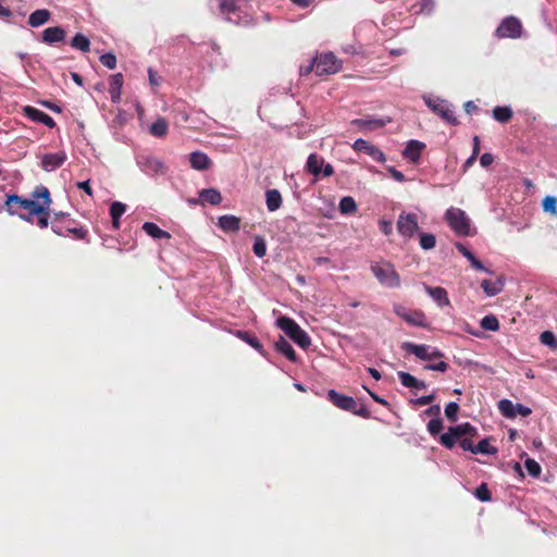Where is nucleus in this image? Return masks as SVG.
Returning a JSON list of instances; mask_svg holds the SVG:
<instances>
[{"mask_svg": "<svg viewBox=\"0 0 557 557\" xmlns=\"http://www.w3.org/2000/svg\"><path fill=\"white\" fill-rule=\"evenodd\" d=\"M41 200L23 198L18 195H7L4 201L5 210L9 214H18L21 219L33 222L34 213H41L42 208L39 207Z\"/></svg>", "mask_w": 557, "mask_h": 557, "instance_id": "f257e3e1", "label": "nucleus"}, {"mask_svg": "<svg viewBox=\"0 0 557 557\" xmlns=\"http://www.w3.org/2000/svg\"><path fill=\"white\" fill-rule=\"evenodd\" d=\"M445 219L457 235L469 236L471 234V221L463 210L451 207L446 210Z\"/></svg>", "mask_w": 557, "mask_h": 557, "instance_id": "f03ea898", "label": "nucleus"}, {"mask_svg": "<svg viewBox=\"0 0 557 557\" xmlns=\"http://www.w3.org/2000/svg\"><path fill=\"white\" fill-rule=\"evenodd\" d=\"M277 325L299 347L307 348L310 346L309 335L293 319L281 317L277 319Z\"/></svg>", "mask_w": 557, "mask_h": 557, "instance_id": "7ed1b4c3", "label": "nucleus"}, {"mask_svg": "<svg viewBox=\"0 0 557 557\" xmlns=\"http://www.w3.org/2000/svg\"><path fill=\"white\" fill-rule=\"evenodd\" d=\"M32 197L38 200H41V203L39 207H41L44 210L41 213H34V216H37L36 224L40 228H46L49 225V218H50V206L52 203V199L50 197L49 189L44 185H38L35 187V189L32 191Z\"/></svg>", "mask_w": 557, "mask_h": 557, "instance_id": "20e7f679", "label": "nucleus"}, {"mask_svg": "<svg viewBox=\"0 0 557 557\" xmlns=\"http://www.w3.org/2000/svg\"><path fill=\"white\" fill-rule=\"evenodd\" d=\"M371 271L382 285L398 287L400 284L399 275L389 262L374 263Z\"/></svg>", "mask_w": 557, "mask_h": 557, "instance_id": "39448f33", "label": "nucleus"}, {"mask_svg": "<svg viewBox=\"0 0 557 557\" xmlns=\"http://www.w3.org/2000/svg\"><path fill=\"white\" fill-rule=\"evenodd\" d=\"M424 102L432 112L440 115L448 124H450V125L459 124V121L455 115L451 104L447 100L440 99V98L433 99L431 97H424Z\"/></svg>", "mask_w": 557, "mask_h": 557, "instance_id": "423d86ee", "label": "nucleus"}, {"mask_svg": "<svg viewBox=\"0 0 557 557\" xmlns=\"http://www.w3.org/2000/svg\"><path fill=\"white\" fill-rule=\"evenodd\" d=\"M317 75H331L341 71L342 62L332 53H322L313 60Z\"/></svg>", "mask_w": 557, "mask_h": 557, "instance_id": "0eeeda50", "label": "nucleus"}, {"mask_svg": "<svg viewBox=\"0 0 557 557\" xmlns=\"http://www.w3.org/2000/svg\"><path fill=\"white\" fill-rule=\"evenodd\" d=\"M51 228L59 236L72 235L75 239H85L88 234L86 228L71 218L63 223L51 221Z\"/></svg>", "mask_w": 557, "mask_h": 557, "instance_id": "6e6552de", "label": "nucleus"}, {"mask_svg": "<svg viewBox=\"0 0 557 557\" xmlns=\"http://www.w3.org/2000/svg\"><path fill=\"white\" fill-rule=\"evenodd\" d=\"M403 349L409 354L414 355L417 358L426 361L444 357V354L437 348L431 347L429 345H418L411 342H405L403 344Z\"/></svg>", "mask_w": 557, "mask_h": 557, "instance_id": "1a4fd4ad", "label": "nucleus"}, {"mask_svg": "<svg viewBox=\"0 0 557 557\" xmlns=\"http://www.w3.org/2000/svg\"><path fill=\"white\" fill-rule=\"evenodd\" d=\"M521 33L522 24L520 20L515 16L504 18L495 32L498 38H519Z\"/></svg>", "mask_w": 557, "mask_h": 557, "instance_id": "9d476101", "label": "nucleus"}, {"mask_svg": "<svg viewBox=\"0 0 557 557\" xmlns=\"http://www.w3.org/2000/svg\"><path fill=\"white\" fill-rule=\"evenodd\" d=\"M418 216L416 213H400L397 220V231L405 238H411L418 231Z\"/></svg>", "mask_w": 557, "mask_h": 557, "instance_id": "9b49d317", "label": "nucleus"}, {"mask_svg": "<svg viewBox=\"0 0 557 557\" xmlns=\"http://www.w3.org/2000/svg\"><path fill=\"white\" fill-rule=\"evenodd\" d=\"M66 160L67 156L64 151L46 153L41 157V168L46 172H52L61 168Z\"/></svg>", "mask_w": 557, "mask_h": 557, "instance_id": "f8f14e48", "label": "nucleus"}, {"mask_svg": "<svg viewBox=\"0 0 557 557\" xmlns=\"http://www.w3.org/2000/svg\"><path fill=\"white\" fill-rule=\"evenodd\" d=\"M327 399L335 407L346 411L355 410V406H357V401L352 397L339 394L335 389L327 392Z\"/></svg>", "mask_w": 557, "mask_h": 557, "instance_id": "ddd939ff", "label": "nucleus"}, {"mask_svg": "<svg viewBox=\"0 0 557 557\" xmlns=\"http://www.w3.org/2000/svg\"><path fill=\"white\" fill-rule=\"evenodd\" d=\"M352 148L356 151H361V152L369 154L375 161L382 162L385 160L384 153L377 147H375L374 145L370 144L369 141H367L362 138L357 139L354 143Z\"/></svg>", "mask_w": 557, "mask_h": 557, "instance_id": "4468645a", "label": "nucleus"}, {"mask_svg": "<svg viewBox=\"0 0 557 557\" xmlns=\"http://www.w3.org/2000/svg\"><path fill=\"white\" fill-rule=\"evenodd\" d=\"M395 313L411 325L421 326V327L426 326L425 315L422 311L408 312L403 307H396Z\"/></svg>", "mask_w": 557, "mask_h": 557, "instance_id": "2eb2a0df", "label": "nucleus"}, {"mask_svg": "<svg viewBox=\"0 0 557 557\" xmlns=\"http://www.w3.org/2000/svg\"><path fill=\"white\" fill-rule=\"evenodd\" d=\"M24 113L32 121H34L36 123H41V124L48 126L49 128H53L55 126L54 120L50 115H48L46 112H44L39 109L28 106V107L24 108Z\"/></svg>", "mask_w": 557, "mask_h": 557, "instance_id": "dca6fc26", "label": "nucleus"}, {"mask_svg": "<svg viewBox=\"0 0 557 557\" xmlns=\"http://www.w3.org/2000/svg\"><path fill=\"white\" fill-rule=\"evenodd\" d=\"M391 122L389 117L386 119H355L351 121V124L366 131H373L381 127H384L387 123Z\"/></svg>", "mask_w": 557, "mask_h": 557, "instance_id": "f3484780", "label": "nucleus"}, {"mask_svg": "<svg viewBox=\"0 0 557 557\" xmlns=\"http://www.w3.org/2000/svg\"><path fill=\"white\" fill-rule=\"evenodd\" d=\"M424 147L425 145L423 143L412 139L407 144L403 156L405 159L416 163L419 161Z\"/></svg>", "mask_w": 557, "mask_h": 557, "instance_id": "a211bd4d", "label": "nucleus"}, {"mask_svg": "<svg viewBox=\"0 0 557 557\" xmlns=\"http://www.w3.org/2000/svg\"><path fill=\"white\" fill-rule=\"evenodd\" d=\"M124 83V77L121 73L110 76L109 79V94L112 102L116 103L121 100V90Z\"/></svg>", "mask_w": 557, "mask_h": 557, "instance_id": "6ab92c4d", "label": "nucleus"}, {"mask_svg": "<svg viewBox=\"0 0 557 557\" xmlns=\"http://www.w3.org/2000/svg\"><path fill=\"white\" fill-rule=\"evenodd\" d=\"M190 166L198 171L208 170L212 165L211 159L201 151H194L189 154Z\"/></svg>", "mask_w": 557, "mask_h": 557, "instance_id": "aec40b11", "label": "nucleus"}, {"mask_svg": "<svg viewBox=\"0 0 557 557\" xmlns=\"http://www.w3.org/2000/svg\"><path fill=\"white\" fill-rule=\"evenodd\" d=\"M425 290L430 295V297L440 307H444V306H449L450 305V300L448 298L447 290L444 287H441V286H436V287L425 286Z\"/></svg>", "mask_w": 557, "mask_h": 557, "instance_id": "412c9836", "label": "nucleus"}, {"mask_svg": "<svg viewBox=\"0 0 557 557\" xmlns=\"http://www.w3.org/2000/svg\"><path fill=\"white\" fill-rule=\"evenodd\" d=\"M65 32L60 26L48 27L42 32V41L52 45L64 40Z\"/></svg>", "mask_w": 557, "mask_h": 557, "instance_id": "4be33fe9", "label": "nucleus"}, {"mask_svg": "<svg viewBox=\"0 0 557 557\" xmlns=\"http://www.w3.org/2000/svg\"><path fill=\"white\" fill-rule=\"evenodd\" d=\"M455 247L457 248V250L465 257L467 258L472 268H474L475 270L478 271H484L486 273H492L488 269H486L483 263L461 243H456L455 244Z\"/></svg>", "mask_w": 557, "mask_h": 557, "instance_id": "5701e85b", "label": "nucleus"}, {"mask_svg": "<svg viewBox=\"0 0 557 557\" xmlns=\"http://www.w3.org/2000/svg\"><path fill=\"white\" fill-rule=\"evenodd\" d=\"M218 226L227 233L237 232L240 227V220L231 214L222 215L219 218Z\"/></svg>", "mask_w": 557, "mask_h": 557, "instance_id": "b1692460", "label": "nucleus"}, {"mask_svg": "<svg viewBox=\"0 0 557 557\" xmlns=\"http://www.w3.org/2000/svg\"><path fill=\"white\" fill-rule=\"evenodd\" d=\"M323 163L324 159L321 156L311 153L307 159L306 170L315 177H319L322 172Z\"/></svg>", "mask_w": 557, "mask_h": 557, "instance_id": "393cba45", "label": "nucleus"}, {"mask_svg": "<svg viewBox=\"0 0 557 557\" xmlns=\"http://www.w3.org/2000/svg\"><path fill=\"white\" fill-rule=\"evenodd\" d=\"M282 202V195L277 189H268L265 191V205L270 212H274L280 209Z\"/></svg>", "mask_w": 557, "mask_h": 557, "instance_id": "a878e982", "label": "nucleus"}, {"mask_svg": "<svg viewBox=\"0 0 557 557\" xmlns=\"http://www.w3.org/2000/svg\"><path fill=\"white\" fill-rule=\"evenodd\" d=\"M219 12L225 16V21L231 22V14H235L239 11V7L236 0H218Z\"/></svg>", "mask_w": 557, "mask_h": 557, "instance_id": "bb28decb", "label": "nucleus"}, {"mask_svg": "<svg viewBox=\"0 0 557 557\" xmlns=\"http://www.w3.org/2000/svg\"><path fill=\"white\" fill-rule=\"evenodd\" d=\"M275 348L278 352L284 355L288 360L296 362L297 355L294 350L293 346L283 337L280 336L278 341L275 343Z\"/></svg>", "mask_w": 557, "mask_h": 557, "instance_id": "cd10ccee", "label": "nucleus"}, {"mask_svg": "<svg viewBox=\"0 0 557 557\" xmlns=\"http://www.w3.org/2000/svg\"><path fill=\"white\" fill-rule=\"evenodd\" d=\"M126 211V205L120 202V201H114L111 207H110V215H111V219H112V226L114 230H119L120 228V225H121V222H120V219L121 216L125 213Z\"/></svg>", "mask_w": 557, "mask_h": 557, "instance_id": "c85d7f7f", "label": "nucleus"}, {"mask_svg": "<svg viewBox=\"0 0 557 557\" xmlns=\"http://www.w3.org/2000/svg\"><path fill=\"white\" fill-rule=\"evenodd\" d=\"M50 15V12L46 9L36 10L30 13L28 17V24L32 27H39L49 21Z\"/></svg>", "mask_w": 557, "mask_h": 557, "instance_id": "c756f323", "label": "nucleus"}, {"mask_svg": "<svg viewBox=\"0 0 557 557\" xmlns=\"http://www.w3.org/2000/svg\"><path fill=\"white\" fill-rule=\"evenodd\" d=\"M143 230L149 236H151L152 238H156V239L171 238L170 233L161 230L156 223H152V222H145L143 225Z\"/></svg>", "mask_w": 557, "mask_h": 557, "instance_id": "7c9ffc66", "label": "nucleus"}, {"mask_svg": "<svg viewBox=\"0 0 557 557\" xmlns=\"http://www.w3.org/2000/svg\"><path fill=\"white\" fill-rule=\"evenodd\" d=\"M199 197L203 202L216 206L222 201L221 193L215 188H206L199 193Z\"/></svg>", "mask_w": 557, "mask_h": 557, "instance_id": "2f4dec72", "label": "nucleus"}, {"mask_svg": "<svg viewBox=\"0 0 557 557\" xmlns=\"http://www.w3.org/2000/svg\"><path fill=\"white\" fill-rule=\"evenodd\" d=\"M169 124L164 117H158L149 128V133L154 137H164L168 134Z\"/></svg>", "mask_w": 557, "mask_h": 557, "instance_id": "473e14b6", "label": "nucleus"}, {"mask_svg": "<svg viewBox=\"0 0 557 557\" xmlns=\"http://www.w3.org/2000/svg\"><path fill=\"white\" fill-rule=\"evenodd\" d=\"M481 287L483 288L484 293L487 296H495L503 290L504 281L502 278H498L495 282H492L490 280H483L481 283Z\"/></svg>", "mask_w": 557, "mask_h": 557, "instance_id": "72a5a7b5", "label": "nucleus"}, {"mask_svg": "<svg viewBox=\"0 0 557 557\" xmlns=\"http://www.w3.org/2000/svg\"><path fill=\"white\" fill-rule=\"evenodd\" d=\"M451 431H455L459 440L463 436L474 437L478 434L476 429L468 422L451 426Z\"/></svg>", "mask_w": 557, "mask_h": 557, "instance_id": "f704fd0d", "label": "nucleus"}, {"mask_svg": "<svg viewBox=\"0 0 557 557\" xmlns=\"http://www.w3.org/2000/svg\"><path fill=\"white\" fill-rule=\"evenodd\" d=\"M498 410L506 418L513 419L517 417L516 405L509 399L499 400Z\"/></svg>", "mask_w": 557, "mask_h": 557, "instance_id": "c9c22d12", "label": "nucleus"}, {"mask_svg": "<svg viewBox=\"0 0 557 557\" xmlns=\"http://www.w3.org/2000/svg\"><path fill=\"white\" fill-rule=\"evenodd\" d=\"M145 170L150 173H164V164L154 157H148L144 163Z\"/></svg>", "mask_w": 557, "mask_h": 557, "instance_id": "e433bc0d", "label": "nucleus"}, {"mask_svg": "<svg viewBox=\"0 0 557 557\" xmlns=\"http://www.w3.org/2000/svg\"><path fill=\"white\" fill-rule=\"evenodd\" d=\"M338 209L343 214H352L357 211V205L352 197H343L339 201Z\"/></svg>", "mask_w": 557, "mask_h": 557, "instance_id": "4c0bfd02", "label": "nucleus"}, {"mask_svg": "<svg viewBox=\"0 0 557 557\" xmlns=\"http://www.w3.org/2000/svg\"><path fill=\"white\" fill-rule=\"evenodd\" d=\"M71 46L77 50L83 51V52H88L90 50L89 39L81 33H78L74 36V38L71 41Z\"/></svg>", "mask_w": 557, "mask_h": 557, "instance_id": "58836bf2", "label": "nucleus"}, {"mask_svg": "<svg viewBox=\"0 0 557 557\" xmlns=\"http://www.w3.org/2000/svg\"><path fill=\"white\" fill-rule=\"evenodd\" d=\"M493 117L500 123H507L512 117V111L509 107H495Z\"/></svg>", "mask_w": 557, "mask_h": 557, "instance_id": "ea45409f", "label": "nucleus"}, {"mask_svg": "<svg viewBox=\"0 0 557 557\" xmlns=\"http://www.w3.org/2000/svg\"><path fill=\"white\" fill-rule=\"evenodd\" d=\"M480 326L483 330L496 332L499 330V322L496 315L487 314L480 321Z\"/></svg>", "mask_w": 557, "mask_h": 557, "instance_id": "a19ab883", "label": "nucleus"}, {"mask_svg": "<svg viewBox=\"0 0 557 557\" xmlns=\"http://www.w3.org/2000/svg\"><path fill=\"white\" fill-rule=\"evenodd\" d=\"M497 453V449L490 444L487 438L480 441L476 445H474L473 454H484V455H494Z\"/></svg>", "mask_w": 557, "mask_h": 557, "instance_id": "79ce46f5", "label": "nucleus"}, {"mask_svg": "<svg viewBox=\"0 0 557 557\" xmlns=\"http://www.w3.org/2000/svg\"><path fill=\"white\" fill-rule=\"evenodd\" d=\"M237 336L249 344L251 347L257 349L258 351L262 350V345L258 337L251 333L238 331Z\"/></svg>", "mask_w": 557, "mask_h": 557, "instance_id": "37998d69", "label": "nucleus"}, {"mask_svg": "<svg viewBox=\"0 0 557 557\" xmlns=\"http://www.w3.org/2000/svg\"><path fill=\"white\" fill-rule=\"evenodd\" d=\"M458 440L459 438H458L457 434L455 433V431H451V428H449L447 433L442 434L440 442L446 448L451 449Z\"/></svg>", "mask_w": 557, "mask_h": 557, "instance_id": "c03bdc74", "label": "nucleus"}, {"mask_svg": "<svg viewBox=\"0 0 557 557\" xmlns=\"http://www.w3.org/2000/svg\"><path fill=\"white\" fill-rule=\"evenodd\" d=\"M540 342L543 345L548 346L552 349H556L557 348V338H556L555 334L552 331H544L540 335Z\"/></svg>", "mask_w": 557, "mask_h": 557, "instance_id": "a18cd8bd", "label": "nucleus"}, {"mask_svg": "<svg viewBox=\"0 0 557 557\" xmlns=\"http://www.w3.org/2000/svg\"><path fill=\"white\" fill-rule=\"evenodd\" d=\"M475 497L481 502H490L492 499V494L488 490L486 483H481L474 492Z\"/></svg>", "mask_w": 557, "mask_h": 557, "instance_id": "49530a36", "label": "nucleus"}, {"mask_svg": "<svg viewBox=\"0 0 557 557\" xmlns=\"http://www.w3.org/2000/svg\"><path fill=\"white\" fill-rule=\"evenodd\" d=\"M252 250H253V253L259 257V258H262L265 256L267 253V243L265 240L261 237V236H256L255 237V243H253V246H252Z\"/></svg>", "mask_w": 557, "mask_h": 557, "instance_id": "de8ad7c7", "label": "nucleus"}, {"mask_svg": "<svg viewBox=\"0 0 557 557\" xmlns=\"http://www.w3.org/2000/svg\"><path fill=\"white\" fill-rule=\"evenodd\" d=\"M435 244H436V238L433 234L422 233L420 235V246L423 249H425V250L432 249L435 247Z\"/></svg>", "mask_w": 557, "mask_h": 557, "instance_id": "09e8293b", "label": "nucleus"}, {"mask_svg": "<svg viewBox=\"0 0 557 557\" xmlns=\"http://www.w3.org/2000/svg\"><path fill=\"white\" fill-rule=\"evenodd\" d=\"M524 466L531 476L537 478L541 474V466L534 459L528 458Z\"/></svg>", "mask_w": 557, "mask_h": 557, "instance_id": "8fccbe9b", "label": "nucleus"}, {"mask_svg": "<svg viewBox=\"0 0 557 557\" xmlns=\"http://www.w3.org/2000/svg\"><path fill=\"white\" fill-rule=\"evenodd\" d=\"M398 377H399L400 383L405 387L412 388L417 384V377H414L413 375H411L408 372H404V371L398 372Z\"/></svg>", "mask_w": 557, "mask_h": 557, "instance_id": "3c124183", "label": "nucleus"}, {"mask_svg": "<svg viewBox=\"0 0 557 557\" xmlns=\"http://www.w3.org/2000/svg\"><path fill=\"white\" fill-rule=\"evenodd\" d=\"M443 429V421L441 418H433L428 423V431L432 436L437 435Z\"/></svg>", "mask_w": 557, "mask_h": 557, "instance_id": "603ef678", "label": "nucleus"}, {"mask_svg": "<svg viewBox=\"0 0 557 557\" xmlns=\"http://www.w3.org/2000/svg\"><path fill=\"white\" fill-rule=\"evenodd\" d=\"M458 411H459V405L455 401L447 404L445 407V416L451 422H455L457 420Z\"/></svg>", "mask_w": 557, "mask_h": 557, "instance_id": "864d4df0", "label": "nucleus"}, {"mask_svg": "<svg viewBox=\"0 0 557 557\" xmlns=\"http://www.w3.org/2000/svg\"><path fill=\"white\" fill-rule=\"evenodd\" d=\"M557 199L553 196H547L543 200V209L557 215Z\"/></svg>", "mask_w": 557, "mask_h": 557, "instance_id": "5fc2aeb1", "label": "nucleus"}, {"mask_svg": "<svg viewBox=\"0 0 557 557\" xmlns=\"http://www.w3.org/2000/svg\"><path fill=\"white\" fill-rule=\"evenodd\" d=\"M100 63L112 70L116 66V57L113 53H104L100 57Z\"/></svg>", "mask_w": 557, "mask_h": 557, "instance_id": "6e6d98bb", "label": "nucleus"}, {"mask_svg": "<svg viewBox=\"0 0 557 557\" xmlns=\"http://www.w3.org/2000/svg\"><path fill=\"white\" fill-rule=\"evenodd\" d=\"M356 416H359L364 419H369L371 417L370 410L364 405L355 406V410H350Z\"/></svg>", "mask_w": 557, "mask_h": 557, "instance_id": "4d7b16f0", "label": "nucleus"}, {"mask_svg": "<svg viewBox=\"0 0 557 557\" xmlns=\"http://www.w3.org/2000/svg\"><path fill=\"white\" fill-rule=\"evenodd\" d=\"M424 369L430 371L445 372L448 369V363L445 361H440L437 363H429L424 366Z\"/></svg>", "mask_w": 557, "mask_h": 557, "instance_id": "13d9d810", "label": "nucleus"}, {"mask_svg": "<svg viewBox=\"0 0 557 557\" xmlns=\"http://www.w3.org/2000/svg\"><path fill=\"white\" fill-rule=\"evenodd\" d=\"M434 399H435L434 394H430V395L421 396L411 401L417 406H426V405L433 403Z\"/></svg>", "mask_w": 557, "mask_h": 557, "instance_id": "bf43d9fd", "label": "nucleus"}, {"mask_svg": "<svg viewBox=\"0 0 557 557\" xmlns=\"http://www.w3.org/2000/svg\"><path fill=\"white\" fill-rule=\"evenodd\" d=\"M458 441H459L460 447L463 450H469V451H471L473 454V451H474V444H473L471 437H465V438L461 437Z\"/></svg>", "mask_w": 557, "mask_h": 557, "instance_id": "052dcab7", "label": "nucleus"}, {"mask_svg": "<svg viewBox=\"0 0 557 557\" xmlns=\"http://www.w3.org/2000/svg\"><path fill=\"white\" fill-rule=\"evenodd\" d=\"M3 2L4 0H0V18L7 20L12 16V11Z\"/></svg>", "mask_w": 557, "mask_h": 557, "instance_id": "680f3d73", "label": "nucleus"}, {"mask_svg": "<svg viewBox=\"0 0 557 557\" xmlns=\"http://www.w3.org/2000/svg\"><path fill=\"white\" fill-rule=\"evenodd\" d=\"M379 225H380L381 232L385 235H389L393 231V225H392V222H389V221L381 220L379 222Z\"/></svg>", "mask_w": 557, "mask_h": 557, "instance_id": "e2e57ef3", "label": "nucleus"}, {"mask_svg": "<svg viewBox=\"0 0 557 557\" xmlns=\"http://www.w3.org/2000/svg\"><path fill=\"white\" fill-rule=\"evenodd\" d=\"M516 412L517 416L520 414L522 417H529L532 413V410L522 404H516Z\"/></svg>", "mask_w": 557, "mask_h": 557, "instance_id": "0e129e2a", "label": "nucleus"}, {"mask_svg": "<svg viewBox=\"0 0 557 557\" xmlns=\"http://www.w3.org/2000/svg\"><path fill=\"white\" fill-rule=\"evenodd\" d=\"M494 161V157L492 153L485 152L480 158V163L483 168L491 165Z\"/></svg>", "mask_w": 557, "mask_h": 557, "instance_id": "69168bd1", "label": "nucleus"}, {"mask_svg": "<svg viewBox=\"0 0 557 557\" xmlns=\"http://www.w3.org/2000/svg\"><path fill=\"white\" fill-rule=\"evenodd\" d=\"M440 412H441V407L438 405H433L431 407H429L424 413L426 416H431V417H434V418H440Z\"/></svg>", "mask_w": 557, "mask_h": 557, "instance_id": "338daca9", "label": "nucleus"}, {"mask_svg": "<svg viewBox=\"0 0 557 557\" xmlns=\"http://www.w3.org/2000/svg\"><path fill=\"white\" fill-rule=\"evenodd\" d=\"M334 174V168L332 164L330 163H323V168H322V172H321V175L323 177H330Z\"/></svg>", "mask_w": 557, "mask_h": 557, "instance_id": "774afa93", "label": "nucleus"}]
</instances>
